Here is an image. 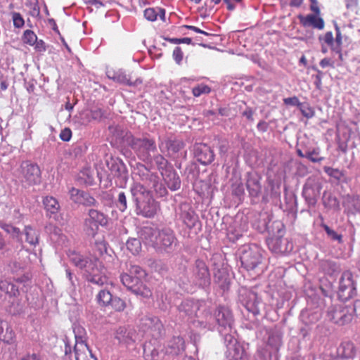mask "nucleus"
<instances>
[{"label":"nucleus","mask_w":360,"mask_h":360,"mask_svg":"<svg viewBox=\"0 0 360 360\" xmlns=\"http://www.w3.org/2000/svg\"><path fill=\"white\" fill-rule=\"evenodd\" d=\"M202 327L208 330L216 328L222 336L224 341H233L236 331L233 328L234 319L231 310L226 306H218L213 314L207 310L205 320L199 321Z\"/></svg>","instance_id":"1"},{"label":"nucleus","mask_w":360,"mask_h":360,"mask_svg":"<svg viewBox=\"0 0 360 360\" xmlns=\"http://www.w3.org/2000/svg\"><path fill=\"white\" fill-rule=\"evenodd\" d=\"M70 262L83 271L85 279L91 283L102 286L108 282L105 266L97 256H84L72 252L69 255Z\"/></svg>","instance_id":"2"},{"label":"nucleus","mask_w":360,"mask_h":360,"mask_svg":"<svg viewBox=\"0 0 360 360\" xmlns=\"http://www.w3.org/2000/svg\"><path fill=\"white\" fill-rule=\"evenodd\" d=\"M139 233L143 243L158 250L170 252L176 245V238L170 229L160 230L152 226H144Z\"/></svg>","instance_id":"3"},{"label":"nucleus","mask_w":360,"mask_h":360,"mask_svg":"<svg viewBox=\"0 0 360 360\" xmlns=\"http://www.w3.org/2000/svg\"><path fill=\"white\" fill-rule=\"evenodd\" d=\"M129 192L135 205L137 215L146 218L153 217L157 212V202L152 198L150 192L140 183L131 185Z\"/></svg>","instance_id":"4"},{"label":"nucleus","mask_w":360,"mask_h":360,"mask_svg":"<svg viewBox=\"0 0 360 360\" xmlns=\"http://www.w3.org/2000/svg\"><path fill=\"white\" fill-rule=\"evenodd\" d=\"M264 259L263 250L256 244L243 245L240 249L241 265L247 271L262 272Z\"/></svg>","instance_id":"5"},{"label":"nucleus","mask_w":360,"mask_h":360,"mask_svg":"<svg viewBox=\"0 0 360 360\" xmlns=\"http://www.w3.org/2000/svg\"><path fill=\"white\" fill-rule=\"evenodd\" d=\"M136 174L139 179L148 188L153 189L158 197L166 196L168 193L166 187L160 182L156 173L151 172L144 165L139 164L136 169Z\"/></svg>","instance_id":"6"},{"label":"nucleus","mask_w":360,"mask_h":360,"mask_svg":"<svg viewBox=\"0 0 360 360\" xmlns=\"http://www.w3.org/2000/svg\"><path fill=\"white\" fill-rule=\"evenodd\" d=\"M108 224V217L97 209H89L84 219L83 231L89 236L94 238L98 233L99 226Z\"/></svg>","instance_id":"7"},{"label":"nucleus","mask_w":360,"mask_h":360,"mask_svg":"<svg viewBox=\"0 0 360 360\" xmlns=\"http://www.w3.org/2000/svg\"><path fill=\"white\" fill-rule=\"evenodd\" d=\"M130 137L129 146L141 160H150L152 157V153L157 152V146L155 140L150 138L148 136L141 138L135 136Z\"/></svg>","instance_id":"8"},{"label":"nucleus","mask_w":360,"mask_h":360,"mask_svg":"<svg viewBox=\"0 0 360 360\" xmlns=\"http://www.w3.org/2000/svg\"><path fill=\"white\" fill-rule=\"evenodd\" d=\"M105 165L110 172V174L115 179V184L119 188H125L128 181V172L126 165L122 160L113 157L107 156Z\"/></svg>","instance_id":"9"},{"label":"nucleus","mask_w":360,"mask_h":360,"mask_svg":"<svg viewBox=\"0 0 360 360\" xmlns=\"http://www.w3.org/2000/svg\"><path fill=\"white\" fill-rule=\"evenodd\" d=\"M190 281L193 285L206 288L211 283V276L209 268L202 259H197L191 268Z\"/></svg>","instance_id":"10"},{"label":"nucleus","mask_w":360,"mask_h":360,"mask_svg":"<svg viewBox=\"0 0 360 360\" xmlns=\"http://www.w3.org/2000/svg\"><path fill=\"white\" fill-rule=\"evenodd\" d=\"M207 307L202 301L185 300L178 307V311L181 317L193 318L196 317L199 319L198 321L205 320V313L207 312Z\"/></svg>","instance_id":"11"},{"label":"nucleus","mask_w":360,"mask_h":360,"mask_svg":"<svg viewBox=\"0 0 360 360\" xmlns=\"http://www.w3.org/2000/svg\"><path fill=\"white\" fill-rule=\"evenodd\" d=\"M354 309L344 304L336 305L330 308L327 319L335 325L342 326L349 323L353 319Z\"/></svg>","instance_id":"12"},{"label":"nucleus","mask_w":360,"mask_h":360,"mask_svg":"<svg viewBox=\"0 0 360 360\" xmlns=\"http://www.w3.org/2000/svg\"><path fill=\"white\" fill-rule=\"evenodd\" d=\"M122 283L129 290L136 295L142 297H149L152 293L149 288H148L142 280L127 274L120 275Z\"/></svg>","instance_id":"13"},{"label":"nucleus","mask_w":360,"mask_h":360,"mask_svg":"<svg viewBox=\"0 0 360 360\" xmlns=\"http://www.w3.org/2000/svg\"><path fill=\"white\" fill-rule=\"evenodd\" d=\"M22 181L28 186L39 184L41 181V172L39 167L29 161L23 162L20 165Z\"/></svg>","instance_id":"14"},{"label":"nucleus","mask_w":360,"mask_h":360,"mask_svg":"<svg viewBox=\"0 0 360 360\" xmlns=\"http://www.w3.org/2000/svg\"><path fill=\"white\" fill-rule=\"evenodd\" d=\"M356 294V287L352 272L346 271L342 273L340 280L338 295L341 300H348Z\"/></svg>","instance_id":"15"},{"label":"nucleus","mask_w":360,"mask_h":360,"mask_svg":"<svg viewBox=\"0 0 360 360\" xmlns=\"http://www.w3.org/2000/svg\"><path fill=\"white\" fill-rule=\"evenodd\" d=\"M184 143L176 139L167 137L161 139H159V148L163 153H167V155L176 158L179 155L180 151L184 148Z\"/></svg>","instance_id":"16"},{"label":"nucleus","mask_w":360,"mask_h":360,"mask_svg":"<svg viewBox=\"0 0 360 360\" xmlns=\"http://www.w3.org/2000/svg\"><path fill=\"white\" fill-rule=\"evenodd\" d=\"M224 342L227 348V360H249V354L244 347L238 342L236 335L233 336V341L230 342L224 341Z\"/></svg>","instance_id":"17"},{"label":"nucleus","mask_w":360,"mask_h":360,"mask_svg":"<svg viewBox=\"0 0 360 360\" xmlns=\"http://www.w3.org/2000/svg\"><path fill=\"white\" fill-rule=\"evenodd\" d=\"M70 195L71 199L75 202L82 205L83 206L98 207L99 205L96 198L85 191L72 188L70 191Z\"/></svg>","instance_id":"18"},{"label":"nucleus","mask_w":360,"mask_h":360,"mask_svg":"<svg viewBox=\"0 0 360 360\" xmlns=\"http://www.w3.org/2000/svg\"><path fill=\"white\" fill-rule=\"evenodd\" d=\"M269 249L276 254H287L293 250L292 243L282 236L272 237L268 242Z\"/></svg>","instance_id":"19"},{"label":"nucleus","mask_w":360,"mask_h":360,"mask_svg":"<svg viewBox=\"0 0 360 360\" xmlns=\"http://www.w3.org/2000/svg\"><path fill=\"white\" fill-rule=\"evenodd\" d=\"M137 336L136 330L129 326H120L115 333V338L120 344L126 346L134 343Z\"/></svg>","instance_id":"20"},{"label":"nucleus","mask_w":360,"mask_h":360,"mask_svg":"<svg viewBox=\"0 0 360 360\" xmlns=\"http://www.w3.org/2000/svg\"><path fill=\"white\" fill-rule=\"evenodd\" d=\"M240 300L248 311L252 313L254 315H257L260 313V306L262 303L257 293L252 291H247L244 295H240Z\"/></svg>","instance_id":"21"},{"label":"nucleus","mask_w":360,"mask_h":360,"mask_svg":"<svg viewBox=\"0 0 360 360\" xmlns=\"http://www.w3.org/2000/svg\"><path fill=\"white\" fill-rule=\"evenodd\" d=\"M140 326L143 331H150L153 336H158L161 333L162 324L157 316H145L140 319Z\"/></svg>","instance_id":"22"},{"label":"nucleus","mask_w":360,"mask_h":360,"mask_svg":"<svg viewBox=\"0 0 360 360\" xmlns=\"http://www.w3.org/2000/svg\"><path fill=\"white\" fill-rule=\"evenodd\" d=\"M194 155L202 165L210 164L214 158L213 150L206 144L197 143L194 146Z\"/></svg>","instance_id":"23"},{"label":"nucleus","mask_w":360,"mask_h":360,"mask_svg":"<svg viewBox=\"0 0 360 360\" xmlns=\"http://www.w3.org/2000/svg\"><path fill=\"white\" fill-rule=\"evenodd\" d=\"M180 218L186 226L191 229L198 221V216L188 204H181L179 206Z\"/></svg>","instance_id":"24"},{"label":"nucleus","mask_w":360,"mask_h":360,"mask_svg":"<svg viewBox=\"0 0 360 360\" xmlns=\"http://www.w3.org/2000/svg\"><path fill=\"white\" fill-rule=\"evenodd\" d=\"M261 177L257 173H248L246 187L252 198H257L262 191Z\"/></svg>","instance_id":"25"},{"label":"nucleus","mask_w":360,"mask_h":360,"mask_svg":"<svg viewBox=\"0 0 360 360\" xmlns=\"http://www.w3.org/2000/svg\"><path fill=\"white\" fill-rule=\"evenodd\" d=\"M214 282L219 285V287L223 290H227L230 285V277L228 270L226 267H224V264L221 267H217V264L214 262Z\"/></svg>","instance_id":"26"},{"label":"nucleus","mask_w":360,"mask_h":360,"mask_svg":"<svg viewBox=\"0 0 360 360\" xmlns=\"http://www.w3.org/2000/svg\"><path fill=\"white\" fill-rule=\"evenodd\" d=\"M185 348L186 345L184 338L181 336H174L168 341L165 347V351L167 354L178 356L184 352Z\"/></svg>","instance_id":"27"},{"label":"nucleus","mask_w":360,"mask_h":360,"mask_svg":"<svg viewBox=\"0 0 360 360\" xmlns=\"http://www.w3.org/2000/svg\"><path fill=\"white\" fill-rule=\"evenodd\" d=\"M161 175L165 183L172 191H175L180 188L181 181L173 167H169V169L165 171Z\"/></svg>","instance_id":"28"},{"label":"nucleus","mask_w":360,"mask_h":360,"mask_svg":"<svg viewBox=\"0 0 360 360\" xmlns=\"http://www.w3.org/2000/svg\"><path fill=\"white\" fill-rule=\"evenodd\" d=\"M108 77L115 82L129 86L137 87L143 83L141 78L137 77L136 79L132 80L131 75H127L121 70L114 72L112 76L108 75Z\"/></svg>","instance_id":"29"},{"label":"nucleus","mask_w":360,"mask_h":360,"mask_svg":"<svg viewBox=\"0 0 360 360\" xmlns=\"http://www.w3.org/2000/svg\"><path fill=\"white\" fill-rule=\"evenodd\" d=\"M302 195L309 207L315 205V177L309 176L304 186Z\"/></svg>","instance_id":"30"},{"label":"nucleus","mask_w":360,"mask_h":360,"mask_svg":"<svg viewBox=\"0 0 360 360\" xmlns=\"http://www.w3.org/2000/svg\"><path fill=\"white\" fill-rule=\"evenodd\" d=\"M356 353V348L354 342L349 340L342 342L338 349V354L342 359L352 360Z\"/></svg>","instance_id":"31"},{"label":"nucleus","mask_w":360,"mask_h":360,"mask_svg":"<svg viewBox=\"0 0 360 360\" xmlns=\"http://www.w3.org/2000/svg\"><path fill=\"white\" fill-rule=\"evenodd\" d=\"M0 229L4 230L10 237L18 243L20 245H22V232L19 228L14 226L11 224H7L2 221H0Z\"/></svg>","instance_id":"32"},{"label":"nucleus","mask_w":360,"mask_h":360,"mask_svg":"<svg viewBox=\"0 0 360 360\" xmlns=\"http://www.w3.org/2000/svg\"><path fill=\"white\" fill-rule=\"evenodd\" d=\"M272 215L269 212H261L253 223V226L261 233L266 231L271 221Z\"/></svg>","instance_id":"33"},{"label":"nucleus","mask_w":360,"mask_h":360,"mask_svg":"<svg viewBox=\"0 0 360 360\" xmlns=\"http://www.w3.org/2000/svg\"><path fill=\"white\" fill-rule=\"evenodd\" d=\"M73 350L76 360H97L91 354L86 344L80 342L74 347Z\"/></svg>","instance_id":"34"},{"label":"nucleus","mask_w":360,"mask_h":360,"mask_svg":"<svg viewBox=\"0 0 360 360\" xmlns=\"http://www.w3.org/2000/svg\"><path fill=\"white\" fill-rule=\"evenodd\" d=\"M95 250L104 261L110 262L113 260V256L110 253L112 252V250L108 249V245L105 240L96 241L95 243Z\"/></svg>","instance_id":"35"},{"label":"nucleus","mask_w":360,"mask_h":360,"mask_svg":"<svg viewBox=\"0 0 360 360\" xmlns=\"http://www.w3.org/2000/svg\"><path fill=\"white\" fill-rule=\"evenodd\" d=\"M109 129L116 139H119L128 146H130V136H134L130 132L117 125L114 127L111 126L109 127Z\"/></svg>","instance_id":"36"},{"label":"nucleus","mask_w":360,"mask_h":360,"mask_svg":"<svg viewBox=\"0 0 360 360\" xmlns=\"http://www.w3.org/2000/svg\"><path fill=\"white\" fill-rule=\"evenodd\" d=\"M310 9L314 13L307 15V16L299 15L298 18L302 25L307 28H315V0H310Z\"/></svg>","instance_id":"37"},{"label":"nucleus","mask_w":360,"mask_h":360,"mask_svg":"<svg viewBox=\"0 0 360 360\" xmlns=\"http://www.w3.org/2000/svg\"><path fill=\"white\" fill-rule=\"evenodd\" d=\"M0 291L5 292L11 297H15L20 293L18 286L15 283L8 280L0 281Z\"/></svg>","instance_id":"38"},{"label":"nucleus","mask_w":360,"mask_h":360,"mask_svg":"<svg viewBox=\"0 0 360 360\" xmlns=\"http://www.w3.org/2000/svg\"><path fill=\"white\" fill-rule=\"evenodd\" d=\"M319 41L322 45V51L326 53L327 49L326 46L330 48V49L337 53V49L335 48V40L333 38V33L331 32H326L324 35L319 37Z\"/></svg>","instance_id":"39"},{"label":"nucleus","mask_w":360,"mask_h":360,"mask_svg":"<svg viewBox=\"0 0 360 360\" xmlns=\"http://www.w3.org/2000/svg\"><path fill=\"white\" fill-rule=\"evenodd\" d=\"M282 337L283 334L280 330H272L269 335V345L274 349H278L282 345Z\"/></svg>","instance_id":"40"},{"label":"nucleus","mask_w":360,"mask_h":360,"mask_svg":"<svg viewBox=\"0 0 360 360\" xmlns=\"http://www.w3.org/2000/svg\"><path fill=\"white\" fill-rule=\"evenodd\" d=\"M143 355L147 360H159L160 359L158 349L150 342L144 344Z\"/></svg>","instance_id":"41"},{"label":"nucleus","mask_w":360,"mask_h":360,"mask_svg":"<svg viewBox=\"0 0 360 360\" xmlns=\"http://www.w3.org/2000/svg\"><path fill=\"white\" fill-rule=\"evenodd\" d=\"M113 297L114 296L109 290L103 289L100 290L97 294L96 300L100 306L108 307L110 306Z\"/></svg>","instance_id":"42"},{"label":"nucleus","mask_w":360,"mask_h":360,"mask_svg":"<svg viewBox=\"0 0 360 360\" xmlns=\"http://www.w3.org/2000/svg\"><path fill=\"white\" fill-rule=\"evenodd\" d=\"M43 204L46 210L51 214H56L60 209L58 200L51 196H46L43 200Z\"/></svg>","instance_id":"43"},{"label":"nucleus","mask_w":360,"mask_h":360,"mask_svg":"<svg viewBox=\"0 0 360 360\" xmlns=\"http://www.w3.org/2000/svg\"><path fill=\"white\" fill-rule=\"evenodd\" d=\"M266 231L272 234L273 237L282 236L285 233L284 225L279 220L274 221L271 224H269Z\"/></svg>","instance_id":"44"},{"label":"nucleus","mask_w":360,"mask_h":360,"mask_svg":"<svg viewBox=\"0 0 360 360\" xmlns=\"http://www.w3.org/2000/svg\"><path fill=\"white\" fill-rule=\"evenodd\" d=\"M24 233L26 237V241L32 245L39 243V234L37 231L30 226H26L24 229Z\"/></svg>","instance_id":"45"},{"label":"nucleus","mask_w":360,"mask_h":360,"mask_svg":"<svg viewBox=\"0 0 360 360\" xmlns=\"http://www.w3.org/2000/svg\"><path fill=\"white\" fill-rule=\"evenodd\" d=\"M129 203L127 200V195L124 191H120L117 198L115 200V207L122 212H125L129 207Z\"/></svg>","instance_id":"46"},{"label":"nucleus","mask_w":360,"mask_h":360,"mask_svg":"<svg viewBox=\"0 0 360 360\" xmlns=\"http://www.w3.org/2000/svg\"><path fill=\"white\" fill-rule=\"evenodd\" d=\"M128 275H131L133 277H136L140 279H143L146 277V273L144 269L141 266L129 263L127 264V272Z\"/></svg>","instance_id":"47"},{"label":"nucleus","mask_w":360,"mask_h":360,"mask_svg":"<svg viewBox=\"0 0 360 360\" xmlns=\"http://www.w3.org/2000/svg\"><path fill=\"white\" fill-rule=\"evenodd\" d=\"M153 160L161 174L165 172V171L169 169V167H173L162 155L158 154L155 155Z\"/></svg>","instance_id":"48"},{"label":"nucleus","mask_w":360,"mask_h":360,"mask_svg":"<svg viewBox=\"0 0 360 360\" xmlns=\"http://www.w3.org/2000/svg\"><path fill=\"white\" fill-rule=\"evenodd\" d=\"M98 198L104 206L110 207L115 204L113 194L110 191H103L98 193Z\"/></svg>","instance_id":"49"},{"label":"nucleus","mask_w":360,"mask_h":360,"mask_svg":"<svg viewBox=\"0 0 360 360\" xmlns=\"http://www.w3.org/2000/svg\"><path fill=\"white\" fill-rule=\"evenodd\" d=\"M141 238H129L127 243L126 246L127 248L133 254V255H137L139 253V252L141 250Z\"/></svg>","instance_id":"50"},{"label":"nucleus","mask_w":360,"mask_h":360,"mask_svg":"<svg viewBox=\"0 0 360 360\" xmlns=\"http://www.w3.org/2000/svg\"><path fill=\"white\" fill-rule=\"evenodd\" d=\"M88 119V121L91 120H100L104 115V112L101 108H92L89 111H86L84 113Z\"/></svg>","instance_id":"51"},{"label":"nucleus","mask_w":360,"mask_h":360,"mask_svg":"<svg viewBox=\"0 0 360 360\" xmlns=\"http://www.w3.org/2000/svg\"><path fill=\"white\" fill-rule=\"evenodd\" d=\"M323 170L329 176L338 181L343 180L345 177V173L342 170L334 169L330 167H324Z\"/></svg>","instance_id":"52"},{"label":"nucleus","mask_w":360,"mask_h":360,"mask_svg":"<svg viewBox=\"0 0 360 360\" xmlns=\"http://www.w3.org/2000/svg\"><path fill=\"white\" fill-rule=\"evenodd\" d=\"M37 39V36L36 34L30 30H26L22 37V41L30 46H34L36 44Z\"/></svg>","instance_id":"53"},{"label":"nucleus","mask_w":360,"mask_h":360,"mask_svg":"<svg viewBox=\"0 0 360 360\" xmlns=\"http://www.w3.org/2000/svg\"><path fill=\"white\" fill-rule=\"evenodd\" d=\"M110 306L117 311H122L126 308V303L119 297L114 296Z\"/></svg>","instance_id":"54"},{"label":"nucleus","mask_w":360,"mask_h":360,"mask_svg":"<svg viewBox=\"0 0 360 360\" xmlns=\"http://www.w3.org/2000/svg\"><path fill=\"white\" fill-rule=\"evenodd\" d=\"M321 226L323 228L329 238H330L333 240H337L339 243H342V236L341 234L338 233L325 224H322Z\"/></svg>","instance_id":"55"},{"label":"nucleus","mask_w":360,"mask_h":360,"mask_svg":"<svg viewBox=\"0 0 360 360\" xmlns=\"http://www.w3.org/2000/svg\"><path fill=\"white\" fill-rule=\"evenodd\" d=\"M211 91L210 87L205 84H200L195 86L192 89V92L194 96L198 97L202 94H207Z\"/></svg>","instance_id":"56"},{"label":"nucleus","mask_w":360,"mask_h":360,"mask_svg":"<svg viewBox=\"0 0 360 360\" xmlns=\"http://www.w3.org/2000/svg\"><path fill=\"white\" fill-rule=\"evenodd\" d=\"M74 333L75 337V345L74 347H76L79 343L82 342L83 344L85 343V340L83 338V335L84 334V329L79 326H75L74 327Z\"/></svg>","instance_id":"57"},{"label":"nucleus","mask_w":360,"mask_h":360,"mask_svg":"<svg viewBox=\"0 0 360 360\" xmlns=\"http://www.w3.org/2000/svg\"><path fill=\"white\" fill-rule=\"evenodd\" d=\"M12 20L13 22V26L15 28H22L25 25V20L20 13L13 12L11 13Z\"/></svg>","instance_id":"58"},{"label":"nucleus","mask_w":360,"mask_h":360,"mask_svg":"<svg viewBox=\"0 0 360 360\" xmlns=\"http://www.w3.org/2000/svg\"><path fill=\"white\" fill-rule=\"evenodd\" d=\"M335 30H336V37H335V39H334L335 42V44L336 46L335 48L337 49V53H339L340 57L341 58L342 57L341 51H342V37L341 35L340 28L338 26L335 27Z\"/></svg>","instance_id":"59"},{"label":"nucleus","mask_w":360,"mask_h":360,"mask_svg":"<svg viewBox=\"0 0 360 360\" xmlns=\"http://www.w3.org/2000/svg\"><path fill=\"white\" fill-rule=\"evenodd\" d=\"M144 17L150 21H155L157 20L158 12L153 8H148L144 11Z\"/></svg>","instance_id":"60"},{"label":"nucleus","mask_w":360,"mask_h":360,"mask_svg":"<svg viewBox=\"0 0 360 360\" xmlns=\"http://www.w3.org/2000/svg\"><path fill=\"white\" fill-rule=\"evenodd\" d=\"M172 56L175 62L180 65L183 60L184 53L182 51V49L179 46L175 47V49L173 51Z\"/></svg>","instance_id":"61"},{"label":"nucleus","mask_w":360,"mask_h":360,"mask_svg":"<svg viewBox=\"0 0 360 360\" xmlns=\"http://www.w3.org/2000/svg\"><path fill=\"white\" fill-rule=\"evenodd\" d=\"M218 148L219 153L221 155H226L229 148V141L226 139H221L218 141Z\"/></svg>","instance_id":"62"},{"label":"nucleus","mask_w":360,"mask_h":360,"mask_svg":"<svg viewBox=\"0 0 360 360\" xmlns=\"http://www.w3.org/2000/svg\"><path fill=\"white\" fill-rule=\"evenodd\" d=\"M165 40L169 41L170 43L174 44H192V39L189 37H184V38H165Z\"/></svg>","instance_id":"63"},{"label":"nucleus","mask_w":360,"mask_h":360,"mask_svg":"<svg viewBox=\"0 0 360 360\" xmlns=\"http://www.w3.org/2000/svg\"><path fill=\"white\" fill-rule=\"evenodd\" d=\"M255 112V110H253L252 108L250 107H246L245 108L244 110H243L241 112V115L243 116V117H245L246 119L250 122H254V117H253V115Z\"/></svg>","instance_id":"64"}]
</instances>
